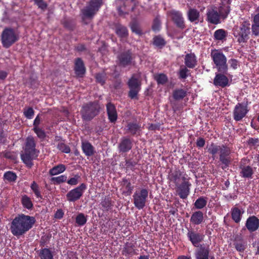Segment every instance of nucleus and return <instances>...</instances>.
Returning a JSON list of instances; mask_svg holds the SVG:
<instances>
[{
  "label": "nucleus",
  "mask_w": 259,
  "mask_h": 259,
  "mask_svg": "<svg viewBox=\"0 0 259 259\" xmlns=\"http://www.w3.org/2000/svg\"><path fill=\"white\" fill-rule=\"evenodd\" d=\"M35 223L33 217L23 214L16 217L11 223L10 229L12 233L16 236L22 235L33 226Z\"/></svg>",
  "instance_id": "1"
},
{
  "label": "nucleus",
  "mask_w": 259,
  "mask_h": 259,
  "mask_svg": "<svg viewBox=\"0 0 259 259\" xmlns=\"http://www.w3.org/2000/svg\"><path fill=\"white\" fill-rule=\"evenodd\" d=\"M169 179L177 187V192L180 197L182 199L186 198L190 193L191 184L186 175L180 170H175L169 174Z\"/></svg>",
  "instance_id": "2"
},
{
  "label": "nucleus",
  "mask_w": 259,
  "mask_h": 259,
  "mask_svg": "<svg viewBox=\"0 0 259 259\" xmlns=\"http://www.w3.org/2000/svg\"><path fill=\"white\" fill-rule=\"evenodd\" d=\"M37 156L38 152L35 149L34 138L29 137L26 139L24 152L21 155V159L28 166L31 167L33 164L32 161L36 158Z\"/></svg>",
  "instance_id": "3"
},
{
  "label": "nucleus",
  "mask_w": 259,
  "mask_h": 259,
  "mask_svg": "<svg viewBox=\"0 0 259 259\" xmlns=\"http://www.w3.org/2000/svg\"><path fill=\"white\" fill-rule=\"evenodd\" d=\"M250 34V24L248 21H243L239 25L235 26L233 29V34L237 41L244 44L247 41Z\"/></svg>",
  "instance_id": "4"
},
{
  "label": "nucleus",
  "mask_w": 259,
  "mask_h": 259,
  "mask_svg": "<svg viewBox=\"0 0 259 259\" xmlns=\"http://www.w3.org/2000/svg\"><path fill=\"white\" fill-rule=\"evenodd\" d=\"M211 57L218 71L224 73L227 72L228 65L225 55L220 51H214L211 53Z\"/></svg>",
  "instance_id": "5"
},
{
  "label": "nucleus",
  "mask_w": 259,
  "mask_h": 259,
  "mask_svg": "<svg viewBox=\"0 0 259 259\" xmlns=\"http://www.w3.org/2000/svg\"><path fill=\"white\" fill-rule=\"evenodd\" d=\"M102 4V0H91L89 4L81 10L83 18L92 19L98 11Z\"/></svg>",
  "instance_id": "6"
},
{
  "label": "nucleus",
  "mask_w": 259,
  "mask_h": 259,
  "mask_svg": "<svg viewBox=\"0 0 259 259\" xmlns=\"http://www.w3.org/2000/svg\"><path fill=\"white\" fill-rule=\"evenodd\" d=\"M148 196V191L146 189H142L140 190H137L134 193L133 197L134 204L138 209H143L146 202Z\"/></svg>",
  "instance_id": "7"
},
{
  "label": "nucleus",
  "mask_w": 259,
  "mask_h": 259,
  "mask_svg": "<svg viewBox=\"0 0 259 259\" xmlns=\"http://www.w3.org/2000/svg\"><path fill=\"white\" fill-rule=\"evenodd\" d=\"M18 34L11 28L5 29L2 33V39L3 46L6 48H9L12 44L18 40Z\"/></svg>",
  "instance_id": "8"
},
{
  "label": "nucleus",
  "mask_w": 259,
  "mask_h": 259,
  "mask_svg": "<svg viewBox=\"0 0 259 259\" xmlns=\"http://www.w3.org/2000/svg\"><path fill=\"white\" fill-rule=\"evenodd\" d=\"M99 108V105L95 102L84 106L81 111L83 119L85 120H91L98 114Z\"/></svg>",
  "instance_id": "9"
},
{
  "label": "nucleus",
  "mask_w": 259,
  "mask_h": 259,
  "mask_svg": "<svg viewBox=\"0 0 259 259\" xmlns=\"http://www.w3.org/2000/svg\"><path fill=\"white\" fill-rule=\"evenodd\" d=\"M128 86L130 89L129 92L130 97L134 99L141 89L140 74L139 73L134 74L128 81Z\"/></svg>",
  "instance_id": "10"
},
{
  "label": "nucleus",
  "mask_w": 259,
  "mask_h": 259,
  "mask_svg": "<svg viewBox=\"0 0 259 259\" xmlns=\"http://www.w3.org/2000/svg\"><path fill=\"white\" fill-rule=\"evenodd\" d=\"M86 189V185L82 183L78 187L70 190L66 194L67 200L69 202H74L79 199Z\"/></svg>",
  "instance_id": "11"
},
{
  "label": "nucleus",
  "mask_w": 259,
  "mask_h": 259,
  "mask_svg": "<svg viewBox=\"0 0 259 259\" xmlns=\"http://www.w3.org/2000/svg\"><path fill=\"white\" fill-rule=\"evenodd\" d=\"M207 20L208 22L217 24L221 22L222 17L218 12V9L215 7H211L207 10Z\"/></svg>",
  "instance_id": "12"
},
{
  "label": "nucleus",
  "mask_w": 259,
  "mask_h": 259,
  "mask_svg": "<svg viewBox=\"0 0 259 259\" xmlns=\"http://www.w3.org/2000/svg\"><path fill=\"white\" fill-rule=\"evenodd\" d=\"M248 112L247 106L245 104L238 103L233 111L234 118L236 121L241 120L244 117Z\"/></svg>",
  "instance_id": "13"
},
{
  "label": "nucleus",
  "mask_w": 259,
  "mask_h": 259,
  "mask_svg": "<svg viewBox=\"0 0 259 259\" xmlns=\"http://www.w3.org/2000/svg\"><path fill=\"white\" fill-rule=\"evenodd\" d=\"M169 15L178 27L181 28H184V20L182 14L180 12L172 10L169 12Z\"/></svg>",
  "instance_id": "14"
},
{
  "label": "nucleus",
  "mask_w": 259,
  "mask_h": 259,
  "mask_svg": "<svg viewBox=\"0 0 259 259\" xmlns=\"http://www.w3.org/2000/svg\"><path fill=\"white\" fill-rule=\"evenodd\" d=\"M220 153V161L225 165V167L228 166L231 161V159L229 157L230 154V149L227 147L222 145Z\"/></svg>",
  "instance_id": "15"
},
{
  "label": "nucleus",
  "mask_w": 259,
  "mask_h": 259,
  "mask_svg": "<svg viewBox=\"0 0 259 259\" xmlns=\"http://www.w3.org/2000/svg\"><path fill=\"white\" fill-rule=\"evenodd\" d=\"M209 254V247L201 245L199 249L196 251L195 256L196 259H214V257Z\"/></svg>",
  "instance_id": "16"
},
{
  "label": "nucleus",
  "mask_w": 259,
  "mask_h": 259,
  "mask_svg": "<svg viewBox=\"0 0 259 259\" xmlns=\"http://www.w3.org/2000/svg\"><path fill=\"white\" fill-rule=\"evenodd\" d=\"M245 226L250 232H254L259 227V220L255 216L250 217L247 219Z\"/></svg>",
  "instance_id": "17"
},
{
  "label": "nucleus",
  "mask_w": 259,
  "mask_h": 259,
  "mask_svg": "<svg viewBox=\"0 0 259 259\" xmlns=\"http://www.w3.org/2000/svg\"><path fill=\"white\" fill-rule=\"evenodd\" d=\"M187 236L193 244L196 247L198 246V244L203 239V235L194 231H189Z\"/></svg>",
  "instance_id": "18"
},
{
  "label": "nucleus",
  "mask_w": 259,
  "mask_h": 259,
  "mask_svg": "<svg viewBox=\"0 0 259 259\" xmlns=\"http://www.w3.org/2000/svg\"><path fill=\"white\" fill-rule=\"evenodd\" d=\"M188 20L191 22L197 24L199 20L200 14L196 9L190 8L187 12Z\"/></svg>",
  "instance_id": "19"
},
{
  "label": "nucleus",
  "mask_w": 259,
  "mask_h": 259,
  "mask_svg": "<svg viewBox=\"0 0 259 259\" xmlns=\"http://www.w3.org/2000/svg\"><path fill=\"white\" fill-rule=\"evenodd\" d=\"M81 148L83 153L87 156H92L95 153L94 147L88 141L82 142Z\"/></svg>",
  "instance_id": "20"
},
{
  "label": "nucleus",
  "mask_w": 259,
  "mask_h": 259,
  "mask_svg": "<svg viewBox=\"0 0 259 259\" xmlns=\"http://www.w3.org/2000/svg\"><path fill=\"white\" fill-rule=\"evenodd\" d=\"M107 111L109 119L111 122H114L117 119V113L114 106L111 103L107 105Z\"/></svg>",
  "instance_id": "21"
},
{
  "label": "nucleus",
  "mask_w": 259,
  "mask_h": 259,
  "mask_svg": "<svg viewBox=\"0 0 259 259\" xmlns=\"http://www.w3.org/2000/svg\"><path fill=\"white\" fill-rule=\"evenodd\" d=\"M228 83V79L224 75L217 74L214 79V84L215 85L222 87H226Z\"/></svg>",
  "instance_id": "22"
},
{
  "label": "nucleus",
  "mask_w": 259,
  "mask_h": 259,
  "mask_svg": "<svg viewBox=\"0 0 259 259\" xmlns=\"http://www.w3.org/2000/svg\"><path fill=\"white\" fill-rule=\"evenodd\" d=\"M75 71L78 76H82L85 73V69L83 63L80 58L77 59L75 61Z\"/></svg>",
  "instance_id": "23"
},
{
  "label": "nucleus",
  "mask_w": 259,
  "mask_h": 259,
  "mask_svg": "<svg viewBox=\"0 0 259 259\" xmlns=\"http://www.w3.org/2000/svg\"><path fill=\"white\" fill-rule=\"evenodd\" d=\"M185 63L186 65L190 68H194L196 64V59L194 54H188L185 58Z\"/></svg>",
  "instance_id": "24"
},
{
  "label": "nucleus",
  "mask_w": 259,
  "mask_h": 259,
  "mask_svg": "<svg viewBox=\"0 0 259 259\" xmlns=\"http://www.w3.org/2000/svg\"><path fill=\"white\" fill-rule=\"evenodd\" d=\"M204 219L203 213L200 211L194 212L191 217V222L195 225L201 224Z\"/></svg>",
  "instance_id": "25"
},
{
  "label": "nucleus",
  "mask_w": 259,
  "mask_h": 259,
  "mask_svg": "<svg viewBox=\"0 0 259 259\" xmlns=\"http://www.w3.org/2000/svg\"><path fill=\"white\" fill-rule=\"evenodd\" d=\"M132 148V143L128 139H124L122 140L119 145L120 151L125 152L129 151Z\"/></svg>",
  "instance_id": "26"
},
{
  "label": "nucleus",
  "mask_w": 259,
  "mask_h": 259,
  "mask_svg": "<svg viewBox=\"0 0 259 259\" xmlns=\"http://www.w3.org/2000/svg\"><path fill=\"white\" fill-rule=\"evenodd\" d=\"M218 9V12L222 18L225 19L230 12L229 6L228 4H222Z\"/></svg>",
  "instance_id": "27"
},
{
  "label": "nucleus",
  "mask_w": 259,
  "mask_h": 259,
  "mask_svg": "<svg viewBox=\"0 0 259 259\" xmlns=\"http://www.w3.org/2000/svg\"><path fill=\"white\" fill-rule=\"evenodd\" d=\"M244 211L241 210L237 207H234L232 209L231 214L232 219L236 223H239L241 218V215L243 213Z\"/></svg>",
  "instance_id": "28"
},
{
  "label": "nucleus",
  "mask_w": 259,
  "mask_h": 259,
  "mask_svg": "<svg viewBox=\"0 0 259 259\" xmlns=\"http://www.w3.org/2000/svg\"><path fill=\"white\" fill-rule=\"evenodd\" d=\"M65 169V166L64 164H61L51 168L49 171V173L51 176L57 175L64 172Z\"/></svg>",
  "instance_id": "29"
},
{
  "label": "nucleus",
  "mask_w": 259,
  "mask_h": 259,
  "mask_svg": "<svg viewBox=\"0 0 259 259\" xmlns=\"http://www.w3.org/2000/svg\"><path fill=\"white\" fill-rule=\"evenodd\" d=\"M119 60L121 65L123 66L127 65L131 62V54L129 53L122 54L119 57Z\"/></svg>",
  "instance_id": "30"
},
{
  "label": "nucleus",
  "mask_w": 259,
  "mask_h": 259,
  "mask_svg": "<svg viewBox=\"0 0 259 259\" xmlns=\"http://www.w3.org/2000/svg\"><path fill=\"white\" fill-rule=\"evenodd\" d=\"M133 189V187L131 186L130 182L127 180H124L123 181L121 189L123 194H124L125 195H130L132 192Z\"/></svg>",
  "instance_id": "31"
},
{
  "label": "nucleus",
  "mask_w": 259,
  "mask_h": 259,
  "mask_svg": "<svg viewBox=\"0 0 259 259\" xmlns=\"http://www.w3.org/2000/svg\"><path fill=\"white\" fill-rule=\"evenodd\" d=\"M227 32L223 29L217 30L214 33V37L215 39L223 40L226 37Z\"/></svg>",
  "instance_id": "32"
},
{
  "label": "nucleus",
  "mask_w": 259,
  "mask_h": 259,
  "mask_svg": "<svg viewBox=\"0 0 259 259\" xmlns=\"http://www.w3.org/2000/svg\"><path fill=\"white\" fill-rule=\"evenodd\" d=\"M39 256L41 259H53V256L51 251L48 248H44L40 251Z\"/></svg>",
  "instance_id": "33"
},
{
  "label": "nucleus",
  "mask_w": 259,
  "mask_h": 259,
  "mask_svg": "<svg viewBox=\"0 0 259 259\" xmlns=\"http://www.w3.org/2000/svg\"><path fill=\"white\" fill-rule=\"evenodd\" d=\"M206 204L207 200L203 197H200L196 200L194 206L197 209H201L204 207Z\"/></svg>",
  "instance_id": "34"
},
{
  "label": "nucleus",
  "mask_w": 259,
  "mask_h": 259,
  "mask_svg": "<svg viewBox=\"0 0 259 259\" xmlns=\"http://www.w3.org/2000/svg\"><path fill=\"white\" fill-rule=\"evenodd\" d=\"M241 174L244 178H250L253 174L252 168L249 166H244L242 168Z\"/></svg>",
  "instance_id": "35"
},
{
  "label": "nucleus",
  "mask_w": 259,
  "mask_h": 259,
  "mask_svg": "<svg viewBox=\"0 0 259 259\" xmlns=\"http://www.w3.org/2000/svg\"><path fill=\"white\" fill-rule=\"evenodd\" d=\"M116 32L117 35L122 37H125L127 35V30L126 27L120 25L116 26Z\"/></svg>",
  "instance_id": "36"
},
{
  "label": "nucleus",
  "mask_w": 259,
  "mask_h": 259,
  "mask_svg": "<svg viewBox=\"0 0 259 259\" xmlns=\"http://www.w3.org/2000/svg\"><path fill=\"white\" fill-rule=\"evenodd\" d=\"M186 92L183 89H179L175 91L173 94L174 98L176 100L183 99L186 96Z\"/></svg>",
  "instance_id": "37"
},
{
  "label": "nucleus",
  "mask_w": 259,
  "mask_h": 259,
  "mask_svg": "<svg viewBox=\"0 0 259 259\" xmlns=\"http://www.w3.org/2000/svg\"><path fill=\"white\" fill-rule=\"evenodd\" d=\"M4 178L9 182H14L17 179V176L15 173L9 171L5 173Z\"/></svg>",
  "instance_id": "38"
},
{
  "label": "nucleus",
  "mask_w": 259,
  "mask_h": 259,
  "mask_svg": "<svg viewBox=\"0 0 259 259\" xmlns=\"http://www.w3.org/2000/svg\"><path fill=\"white\" fill-rule=\"evenodd\" d=\"M128 0H115V3L117 6V9L119 13V15H122L123 14V11L122 10L121 5H123V6L124 7L125 3L128 1ZM131 2L134 1V0H130Z\"/></svg>",
  "instance_id": "39"
},
{
  "label": "nucleus",
  "mask_w": 259,
  "mask_h": 259,
  "mask_svg": "<svg viewBox=\"0 0 259 259\" xmlns=\"http://www.w3.org/2000/svg\"><path fill=\"white\" fill-rule=\"evenodd\" d=\"M22 203L23 205L27 209H30L32 207V203L30 199L26 195L22 197Z\"/></svg>",
  "instance_id": "40"
},
{
  "label": "nucleus",
  "mask_w": 259,
  "mask_h": 259,
  "mask_svg": "<svg viewBox=\"0 0 259 259\" xmlns=\"http://www.w3.org/2000/svg\"><path fill=\"white\" fill-rule=\"evenodd\" d=\"M87 218L84 214L80 213L78 214L76 218V223L79 226H82L87 222Z\"/></svg>",
  "instance_id": "41"
},
{
  "label": "nucleus",
  "mask_w": 259,
  "mask_h": 259,
  "mask_svg": "<svg viewBox=\"0 0 259 259\" xmlns=\"http://www.w3.org/2000/svg\"><path fill=\"white\" fill-rule=\"evenodd\" d=\"M222 145L218 146L214 144H211L208 149V151L212 155H214L218 153H220L221 150Z\"/></svg>",
  "instance_id": "42"
},
{
  "label": "nucleus",
  "mask_w": 259,
  "mask_h": 259,
  "mask_svg": "<svg viewBox=\"0 0 259 259\" xmlns=\"http://www.w3.org/2000/svg\"><path fill=\"white\" fill-rule=\"evenodd\" d=\"M153 44L159 47L163 46L165 42L164 39L160 36H156L153 38Z\"/></svg>",
  "instance_id": "43"
},
{
  "label": "nucleus",
  "mask_w": 259,
  "mask_h": 259,
  "mask_svg": "<svg viewBox=\"0 0 259 259\" xmlns=\"http://www.w3.org/2000/svg\"><path fill=\"white\" fill-rule=\"evenodd\" d=\"M30 188L37 197L41 198L39 187L35 182H33L30 186Z\"/></svg>",
  "instance_id": "44"
},
{
  "label": "nucleus",
  "mask_w": 259,
  "mask_h": 259,
  "mask_svg": "<svg viewBox=\"0 0 259 259\" xmlns=\"http://www.w3.org/2000/svg\"><path fill=\"white\" fill-rule=\"evenodd\" d=\"M131 27L132 31L136 34L140 35L142 33L141 29L137 22H133L131 24Z\"/></svg>",
  "instance_id": "45"
},
{
  "label": "nucleus",
  "mask_w": 259,
  "mask_h": 259,
  "mask_svg": "<svg viewBox=\"0 0 259 259\" xmlns=\"http://www.w3.org/2000/svg\"><path fill=\"white\" fill-rule=\"evenodd\" d=\"M155 79L159 84H164L167 80V76L164 74H159L155 76Z\"/></svg>",
  "instance_id": "46"
},
{
  "label": "nucleus",
  "mask_w": 259,
  "mask_h": 259,
  "mask_svg": "<svg viewBox=\"0 0 259 259\" xmlns=\"http://www.w3.org/2000/svg\"><path fill=\"white\" fill-rule=\"evenodd\" d=\"M127 127L130 132L132 134H136L140 129V126L136 123H130Z\"/></svg>",
  "instance_id": "47"
},
{
  "label": "nucleus",
  "mask_w": 259,
  "mask_h": 259,
  "mask_svg": "<svg viewBox=\"0 0 259 259\" xmlns=\"http://www.w3.org/2000/svg\"><path fill=\"white\" fill-rule=\"evenodd\" d=\"M33 131L40 139H44L46 137V133L44 130L39 127H33Z\"/></svg>",
  "instance_id": "48"
},
{
  "label": "nucleus",
  "mask_w": 259,
  "mask_h": 259,
  "mask_svg": "<svg viewBox=\"0 0 259 259\" xmlns=\"http://www.w3.org/2000/svg\"><path fill=\"white\" fill-rule=\"evenodd\" d=\"M59 150L65 153H69L70 152V149L69 146H67L63 143H60L57 146Z\"/></svg>",
  "instance_id": "49"
},
{
  "label": "nucleus",
  "mask_w": 259,
  "mask_h": 259,
  "mask_svg": "<svg viewBox=\"0 0 259 259\" xmlns=\"http://www.w3.org/2000/svg\"><path fill=\"white\" fill-rule=\"evenodd\" d=\"M24 114L28 119H31L34 115V111L32 108H28L24 111Z\"/></svg>",
  "instance_id": "50"
},
{
  "label": "nucleus",
  "mask_w": 259,
  "mask_h": 259,
  "mask_svg": "<svg viewBox=\"0 0 259 259\" xmlns=\"http://www.w3.org/2000/svg\"><path fill=\"white\" fill-rule=\"evenodd\" d=\"M67 177L65 175H61L60 176L54 177L52 178V180L56 182V183L59 184L61 183H63L66 182L67 180Z\"/></svg>",
  "instance_id": "51"
},
{
  "label": "nucleus",
  "mask_w": 259,
  "mask_h": 259,
  "mask_svg": "<svg viewBox=\"0 0 259 259\" xmlns=\"http://www.w3.org/2000/svg\"><path fill=\"white\" fill-rule=\"evenodd\" d=\"M189 70L185 67H181L180 70V76L182 78H186L188 76Z\"/></svg>",
  "instance_id": "52"
},
{
  "label": "nucleus",
  "mask_w": 259,
  "mask_h": 259,
  "mask_svg": "<svg viewBox=\"0 0 259 259\" xmlns=\"http://www.w3.org/2000/svg\"><path fill=\"white\" fill-rule=\"evenodd\" d=\"M96 79L97 81L101 83V84H103L105 81V74L104 73H98L96 75Z\"/></svg>",
  "instance_id": "53"
},
{
  "label": "nucleus",
  "mask_w": 259,
  "mask_h": 259,
  "mask_svg": "<svg viewBox=\"0 0 259 259\" xmlns=\"http://www.w3.org/2000/svg\"><path fill=\"white\" fill-rule=\"evenodd\" d=\"M160 28V23L158 19H155L153 25L152 26V29L154 31H158Z\"/></svg>",
  "instance_id": "54"
},
{
  "label": "nucleus",
  "mask_w": 259,
  "mask_h": 259,
  "mask_svg": "<svg viewBox=\"0 0 259 259\" xmlns=\"http://www.w3.org/2000/svg\"><path fill=\"white\" fill-rule=\"evenodd\" d=\"M35 3L39 8L42 10L46 9L47 7L46 4L43 1V0H35Z\"/></svg>",
  "instance_id": "55"
},
{
  "label": "nucleus",
  "mask_w": 259,
  "mask_h": 259,
  "mask_svg": "<svg viewBox=\"0 0 259 259\" xmlns=\"http://www.w3.org/2000/svg\"><path fill=\"white\" fill-rule=\"evenodd\" d=\"M78 176H75L74 177L69 179L67 181V183L70 185H75L78 183Z\"/></svg>",
  "instance_id": "56"
},
{
  "label": "nucleus",
  "mask_w": 259,
  "mask_h": 259,
  "mask_svg": "<svg viewBox=\"0 0 259 259\" xmlns=\"http://www.w3.org/2000/svg\"><path fill=\"white\" fill-rule=\"evenodd\" d=\"M251 30L253 34L255 36L259 35V26L252 24L251 26Z\"/></svg>",
  "instance_id": "57"
},
{
  "label": "nucleus",
  "mask_w": 259,
  "mask_h": 259,
  "mask_svg": "<svg viewBox=\"0 0 259 259\" xmlns=\"http://www.w3.org/2000/svg\"><path fill=\"white\" fill-rule=\"evenodd\" d=\"M229 63L231 67H232L233 69H235L238 67V61L232 59L229 61Z\"/></svg>",
  "instance_id": "58"
},
{
  "label": "nucleus",
  "mask_w": 259,
  "mask_h": 259,
  "mask_svg": "<svg viewBox=\"0 0 259 259\" xmlns=\"http://www.w3.org/2000/svg\"><path fill=\"white\" fill-rule=\"evenodd\" d=\"M64 215V212L61 209H58L55 214V218L57 219H61Z\"/></svg>",
  "instance_id": "59"
},
{
  "label": "nucleus",
  "mask_w": 259,
  "mask_h": 259,
  "mask_svg": "<svg viewBox=\"0 0 259 259\" xmlns=\"http://www.w3.org/2000/svg\"><path fill=\"white\" fill-rule=\"evenodd\" d=\"M205 144V141L202 138H199L197 141V146L199 147H202Z\"/></svg>",
  "instance_id": "60"
},
{
  "label": "nucleus",
  "mask_w": 259,
  "mask_h": 259,
  "mask_svg": "<svg viewBox=\"0 0 259 259\" xmlns=\"http://www.w3.org/2000/svg\"><path fill=\"white\" fill-rule=\"evenodd\" d=\"M40 122V119L38 115H37L35 118L33 122L34 127H39L38 125Z\"/></svg>",
  "instance_id": "61"
},
{
  "label": "nucleus",
  "mask_w": 259,
  "mask_h": 259,
  "mask_svg": "<svg viewBox=\"0 0 259 259\" xmlns=\"http://www.w3.org/2000/svg\"><path fill=\"white\" fill-rule=\"evenodd\" d=\"M160 125L158 124H151L149 125L148 128L150 130H156L159 129Z\"/></svg>",
  "instance_id": "62"
},
{
  "label": "nucleus",
  "mask_w": 259,
  "mask_h": 259,
  "mask_svg": "<svg viewBox=\"0 0 259 259\" xmlns=\"http://www.w3.org/2000/svg\"><path fill=\"white\" fill-rule=\"evenodd\" d=\"M253 24L259 26V13L254 16Z\"/></svg>",
  "instance_id": "63"
},
{
  "label": "nucleus",
  "mask_w": 259,
  "mask_h": 259,
  "mask_svg": "<svg viewBox=\"0 0 259 259\" xmlns=\"http://www.w3.org/2000/svg\"><path fill=\"white\" fill-rule=\"evenodd\" d=\"M259 142V140L258 139H253L251 138L249 140L248 143L252 145H256L257 143H258Z\"/></svg>",
  "instance_id": "64"
}]
</instances>
